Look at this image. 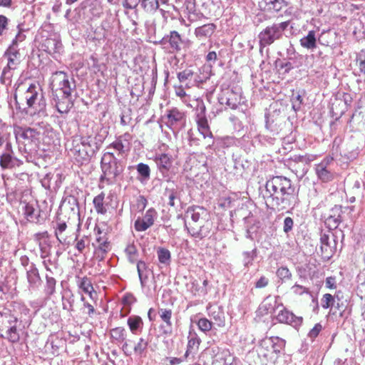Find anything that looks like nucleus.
Listing matches in <instances>:
<instances>
[{"label":"nucleus","mask_w":365,"mask_h":365,"mask_svg":"<svg viewBox=\"0 0 365 365\" xmlns=\"http://www.w3.org/2000/svg\"><path fill=\"white\" fill-rule=\"evenodd\" d=\"M294 188L286 177L274 176L266 182L264 195L266 202L274 209L283 210L290 205Z\"/></svg>","instance_id":"obj_1"},{"label":"nucleus","mask_w":365,"mask_h":365,"mask_svg":"<svg viewBox=\"0 0 365 365\" xmlns=\"http://www.w3.org/2000/svg\"><path fill=\"white\" fill-rule=\"evenodd\" d=\"M15 100L17 103H26L24 108L26 113L33 115L44 111L46 101L41 92L40 86L36 83H31L29 86H19L15 93Z\"/></svg>","instance_id":"obj_2"},{"label":"nucleus","mask_w":365,"mask_h":365,"mask_svg":"<svg viewBox=\"0 0 365 365\" xmlns=\"http://www.w3.org/2000/svg\"><path fill=\"white\" fill-rule=\"evenodd\" d=\"M21 322L10 312H0V335L12 344L20 340Z\"/></svg>","instance_id":"obj_3"},{"label":"nucleus","mask_w":365,"mask_h":365,"mask_svg":"<svg viewBox=\"0 0 365 365\" xmlns=\"http://www.w3.org/2000/svg\"><path fill=\"white\" fill-rule=\"evenodd\" d=\"M50 87L54 96L61 97V94L71 95L75 86L70 82L69 77L65 72L56 71L51 77Z\"/></svg>","instance_id":"obj_4"},{"label":"nucleus","mask_w":365,"mask_h":365,"mask_svg":"<svg viewBox=\"0 0 365 365\" xmlns=\"http://www.w3.org/2000/svg\"><path fill=\"white\" fill-rule=\"evenodd\" d=\"M289 24V21H283L267 26L258 36L260 46L266 47L273 43L274 41L279 39Z\"/></svg>","instance_id":"obj_5"},{"label":"nucleus","mask_w":365,"mask_h":365,"mask_svg":"<svg viewBox=\"0 0 365 365\" xmlns=\"http://www.w3.org/2000/svg\"><path fill=\"white\" fill-rule=\"evenodd\" d=\"M101 168L103 175L101 180H106L108 182H112L121 173V169L118 165L113 154L110 152L106 153L101 159Z\"/></svg>","instance_id":"obj_6"},{"label":"nucleus","mask_w":365,"mask_h":365,"mask_svg":"<svg viewBox=\"0 0 365 365\" xmlns=\"http://www.w3.org/2000/svg\"><path fill=\"white\" fill-rule=\"evenodd\" d=\"M195 122L197 124V130L204 138H213V135L210 130L208 120L206 117V108L203 102H200L197 105Z\"/></svg>","instance_id":"obj_7"},{"label":"nucleus","mask_w":365,"mask_h":365,"mask_svg":"<svg viewBox=\"0 0 365 365\" xmlns=\"http://www.w3.org/2000/svg\"><path fill=\"white\" fill-rule=\"evenodd\" d=\"M282 307V303L278 296H268L261 303L258 308V313L261 316L274 314V313Z\"/></svg>","instance_id":"obj_8"},{"label":"nucleus","mask_w":365,"mask_h":365,"mask_svg":"<svg viewBox=\"0 0 365 365\" xmlns=\"http://www.w3.org/2000/svg\"><path fill=\"white\" fill-rule=\"evenodd\" d=\"M316 155L306 154L304 155H295L293 158L294 165L292 166L295 169L296 175L303 177L308 171L309 164L315 160Z\"/></svg>","instance_id":"obj_9"},{"label":"nucleus","mask_w":365,"mask_h":365,"mask_svg":"<svg viewBox=\"0 0 365 365\" xmlns=\"http://www.w3.org/2000/svg\"><path fill=\"white\" fill-rule=\"evenodd\" d=\"M158 213L154 208L148 209L143 217H138L134 223V227L138 232H143L154 225Z\"/></svg>","instance_id":"obj_10"},{"label":"nucleus","mask_w":365,"mask_h":365,"mask_svg":"<svg viewBox=\"0 0 365 365\" xmlns=\"http://www.w3.org/2000/svg\"><path fill=\"white\" fill-rule=\"evenodd\" d=\"M333 158L327 156L319 164L316 165L315 172L319 180L323 182H329L334 179V174L329 170L330 164L333 162Z\"/></svg>","instance_id":"obj_11"},{"label":"nucleus","mask_w":365,"mask_h":365,"mask_svg":"<svg viewBox=\"0 0 365 365\" xmlns=\"http://www.w3.org/2000/svg\"><path fill=\"white\" fill-rule=\"evenodd\" d=\"M70 150L76 160L81 163L88 161L90 158L93 156L88 150H86L81 140L76 137L72 140V147Z\"/></svg>","instance_id":"obj_12"},{"label":"nucleus","mask_w":365,"mask_h":365,"mask_svg":"<svg viewBox=\"0 0 365 365\" xmlns=\"http://www.w3.org/2000/svg\"><path fill=\"white\" fill-rule=\"evenodd\" d=\"M242 96L240 91L227 90L220 98V103L226 104L232 109H235L242 103Z\"/></svg>","instance_id":"obj_13"},{"label":"nucleus","mask_w":365,"mask_h":365,"mask_svg":"<svg viewBox=\"0 0 365 365\" xmlns=\"http://www.w3.org/2000/svg\"><path fill=\"white\" fill-rule=\"evenodd\" d=\"M278 314L275 316L277 320L280 323H285L293 327L300 326L302 323V317L295 316L284 307H279Z\"/></svg>","instance_id":"obj_14"},{"label":"nucleus","mask_w":365,"mask_h":365,"mask_svg":"<svg viewBox=\"0 0 365 365\" xmlns=\"http://www.w3.org/2000/svg\"><path fill=\"white\" fill-rule=\"evenodd\" d=\"M187 217H190L194 222L202 224L208 219V211L202 207H190L187 212Z\"/></svg>","instance_id":"obj_15"},{"label":"nucleus","mask_w":365,"mask_h":365,"mask_svg":"<svg viewBox=\"0 0 365 365\" xmlns=\"http://www.w3.org/2000/svg\"><path fill=\"white\" fill-rule=\"evenodd\" d=\"M271 342L267 337L260 341L257 347V354L259 358L264 359V361H272L274 359L275 354L272 350Z\"/></svg>","instance_id":"obj_16"},{"label":"nucleus","mask_w":365,"mask_h":365,"mask_svg":"<svg viewBox=\"0 0 365 365\" xmlns=\"http://www.w3.org/2000/svg\"><path fill=\"white\" fill-rule=\"evenodd\" d=\"M289 0H262L259 6L267 11L279 12L286 8Z\"/></svg>","instance_id":"obj_17"},{"label":"nucleus","mask_w":365,"mask_h":365,"mask_svg":"<svg viewBox=\"0 0 365 365\" xmlns=\"http://www.w3.org/2000/svg\"><path fill=\"white\" fill-rule=\"evenodd\" d=\"M153 159L162 173L168 172L173 164L172 156L167 153H156Z\"/></svg>","instance_id":"obj_18"},{"label":"nucleus","mask_w":365,"mask_h":365,"mask_svg":"<svg viewBox=\"0 0 365 365\" xmlns=\"http://www.w3.org/2000/svg\"><path fill=\"white\" fill-rule=\"evenodd\" d=\"M81 140V143L83 145L86 150H88V152L93 155L96 152H97L102 143V139H98L97 137L92 136H83V137H76Z\"/></svg>","instance_id":"obj_19"},{"label":"nucleus","mask_w":365,"mask_h":365,"mask_svg":"<svg viewBox=\"0 0 365 365\" xmlns=\"http://www.w3.org/2000/svg\"><path fill=\"white\" fill-rule=\"evenodd\" d=\"M21 164L22 161L9 152H6L0 155V166L2 169H13Z\"/></svg>","instance_id":"obj_20"},{"label":"nucleus","mask_w":365,"mask_h":365,"mask_svg":"<svg viewBox=\"0 0 365 365\" xmlns=\"http://www.w3.org/2000/svg\"><path fill=\"white\" fill-rule=\"evenodd\" d=\"M182 42V39L180 35L178 32L175 31H170V34L165 36L162 39V43L163 44L168 43L170 50V52L173 53L178 51L180 49V43Z\"/></svg>","instance_id":"obj_21"},{"label":"nucleus","mask_w":365,"mask_h":365,"mask_svg":"<svg viewBox=\"0 0 365 365\" xmlns=\"http://www.w3.org/2000/svg\"><path fill=\"white\" fill-rule=\"evenodd\" d=\"M320 250L323 258L329 259L334 252V247L330 242L329 235L322 234L320 237Z\"/></svg>","instance_id":"obj_22"},{"label":"nucleus","mask_w":365,"mask_h":365,"mask_svg":"<svg viewBox=\"0 0 365 365\" xmlns=\"http://www.w3.org/2000/svg\"><path fill=\"white\" fill-rule=\"evenodd\" d=\"M56 107L60 113H67L73 106L71 95L61 94V97L55 96Z\"/></svg>","instance_id":"obj_23"},{"label":"nucleus","mask_w":365,"mask_h":365,"mask_svg":"<svg viewBox=\"0 0 365 365\" xmlns=\"http://www.w3.org/2000/svg\"><path fill=\"white\" fill-rule=\"evenodd\" d=\"M317 40L319 41V38H317V32L312 30L306 36L301 38L299 43L304 48L313 51L317 46Z\"/></svg>","instance_id":"obj_24"},{"label":"nucleus","mask_w":365,"mask_h":365,"mask_svg":"<svg viewBox=\"0 0 365 365\" xmlns=\"http://www.w3.org/2000/svg\"><path fill=\"white\" fill-rule=\"evenodd\" d=\"M7 56L9 68H17L20 63V53L18 46H9L4 53Z\"/></svg>","instance_id":"obj_25"},{"label":"nucleus","mask_w":365,"mask_h":365,"mask_svg":"<svg viewBox=\"0 0 365 365\" xmlns=\"http://www.w3.org/2000/svg\"><path fill=\"white\" fill-rule=\"evenodd\" d=\"M165 118L167 120L166 123L168 125L173 126L184 120L185 113L176 108H173L168 110Z\"/></svg>","instance_id":"obj_26"},{"label":"nucleus","mask_w":365,"mask_h":365,"mask_svg":"<svg viewBox=\"0 0 365 365\" xmlns=\"http://www.w3.org/2000/svg\"><path fill=\"white\" fill-rule=\"evenodd\" d=\"M169 0H140L143 9L150 14L155 13L159 9L160 4H168Z\"/></svg>","instance_id":"obj_27"},{"label":"nucleus","mask_w":365,"mask_h":365,"mask_svg":"<svg viewBox=\"0 0 365 365\" xmlns=\"http://www.w3.org/2000/svg\"><path fill=\"white\" fill-rule=\"evenodd\" d=\"M208 314L212 319L218 327L225 325V317L223 311L217 306H210L208 308Z\"/></svg>","instance_id":"obj_28"},{"label":"nucleus","mask_w":365,"mask_h":365,"mask_svg":"<svg viewBox=\"0 0 365 365\" xmlns=\"http://www.w3.org/2000/svg\"><path fill=\"white\" fill-rule=\"evenodd\" d=\"M188 341L187 349L185 354V357H187L190 354L195 352L198 350L201 340L195 332H189Z\"/></svg>","instance_id":"obj_29"},{"label":"nucleus","mask_w":365,"mask_h":365,"mask_svg":"<svg viewBox=\"0 0 365 365\" xmlns=\"http://www.w3.org/2000/svg\"><path fill=\"white\" fill-rule=\"evenodd\" d=\"M78 286L84 293L88 294L92 300L96 299L97 294L94 290L91 280L88 277H84L81 278Z\"/></svg>","instance_id":"obj_30"},{"label":"nucleus","mask_w":365,"mask_h":365,"mask_svg":"<svg viewBox=\"0 0 365 365\" xmlns=\"http://www.w3.org/2000/svg\"><path fill=\"white\" fill-rule=\"evenodd\" d=\"M130 135L128 133H125L123 135L118 138L115 142L111 144V146L118 150L120 153H124L129 149V140Z\"/></svg>","instance_id":"obj_31"},{"label":"nucleus","mask_w":365,"mask_h":365,"mask_svg":"<svg viewBox=\"0 0 365 365\" xmlns=\"http://www.w3.org/2000/svg\"><path fill=\"white\" fill-rule=\"evenodd\" d=\"M216 29V26L214 24H204L195 29V36L201 39L210 37Z\"/></svg>","instance_id":"obj_32"},{"label":"nucleus","mask_w":365,"mask_h":365,"mask_svg":"<svg viewBox=\"0 0 365 365\" xmlns=\"http://www.w3.org/2000/svg\"><path fill=\"white\" fill-rule=\"evenodd\" d=\"M48 239V235L47 232H39L35 235V240L38 242L42 258H45L48 254L46 247Z\"/></svg>","instance_id":"obj_33"},{"label":"nucleus","mask_w":365,"mask_h":365,"mask_svg":"<svg viewBox=\"0 0 365 365\" xmlns=\"http://www.w3.org/2000/svg\"><path fill=\"white\" fill-rule=\"evenodd\" d=\"M110 242L108 241V239L97 242V245L94 252L96 257L99 261L103 260L105 258L106 253L110 250Z\"/></svg>","instance_id":"obj_34"},{"label":"nucleus","mask_w":365,"mask_h":365,"mask_svg":"<svg viewBox=\"0 0 365 365\" xmlns=\"http://www.w3.org/2000/svg\"><path fill=\"white\" fill-rule=\"evenodd\" d=\"M130 331L133 334H137L140 331L143 327V322L139 316H130L127 321Z\"/></svg>","instance_id":"obj_35"},{"label":"nucleus","mask_w":365,"mask_h":365,"mask_svg":"<svg viewBox=\"0 0 365 365\" xmlns=\"http://www.w3.org/2000/svg\"><path fill=\"white\" fill-rule=\"evenodd\" d=\"M56 280L48 275L46 276L43 292L47 298H50L56 292Z\"/></svg>","instance_id":"obj_36"},{"label":"nucleus","mask_w":365,"mask_h":365,"mask_svg":"<svg viewBox=\"0 0 365 365\" xmlns=\"http://www.w3.org/2000/svg\"><path fill=\"white\" fill-rule=\"evenodd\" d=\"M271 342L272 350L274 351L275 356L280 353L285 347L286 341L284 339L278 336L267 337Z\"/></svg>","instance_id":"obj_37"},{"label":"nucleus","mask_w":365,"mask_h":365,"mask_svg":"<svg viewBox=\"0 0 365 365\" xmlns=\"http://www.w3.org/2000/svg\"><path fill=\"white\" fill-rule=\"evenodd\" d=\"M105 194L102 192L96 196L93 200L94 208L98 214L104 215L107 210L104 205Z\"/></svg>","instance_id":"obj_38"},{"label":"nucleus","mask_w":365,"mask_h":365,"mask_svg":"<svg viewBox=\"0 0 365 365\" xmlns=\"http://www.w3.org/2000/svg\"><path fill=\"white\" fill-rule=\"evenodd\" d=\"M27 280L31 286H35L41 280L38 270L34 265H31L27 271Z\"/></svg>","instance_id":"obj_39"},{"label":"nucleus","mask_w":365,"mask_h":365,"mask_svg":"<svg viewBox=\"0 0 365 365\" xmlns=\"http://www.w3.org/2000/svg\"><path fill=\"white\" fill-rule=\"evenodd\" d=\"M20 136L29 142H35L39 138V133L34 128H28L22 130Z\"/></svg>","instance_id":"obj_40"},{"label":"nucleus","mask_w":365,"mask_h":365,"mask_svg":"<svg viewBox=\"0 0 365 365\" xmlns=\"http://www.w3.org/2000/svg\"><path fill=\"white\" fill-rule=\"evenodd\" d=\"M67 225L66 222H60L57 224L55 230V235L60 243L63 245H68L66 239L62 236V233L66 230Z\"/></svg>","instance_id":"obj_41"},{"label":"nucleus","mask_w":365,"mask_h":365,"mask_svg":"<svg viewBox=\"0 0 365 365\" xmlns=\"http://www.w3.org/2000/svg\"><path fill=\"white\" fill-rule=\"evenodd\" d=\"M148 346V342L143 338H140L134 346V353L139 356H145Z\"/></svg>","instance_id":"obj_42"},{"label":"nucleus","mask_w":365,"mask_h":365,"mask_svg":"<svg viewBox=\"0 0 365 365\" xmlns=\"http://www.w3.org/2000/svg\"><path fill=\"white\" fill-rule=\"evenodd\" d=\"M158 260L160 263L168 264L170 262L171 255L170 252L165 248H159L158 252Z\"/></svg>","instance_id":"obj_43"},{"label":"nucleus","mask_w":365,"mask_h":365,"mask_svg":"<svg viewBox=\"0 0 365 365\" xmlns=\"http://www.w3.org/2000/svg\"><path fill=\"white\" fill-rule=\"evenodd\" d=\"M110 335L113 339L120 342L123 341L126 337L125 331L123 327L113 329L110 331Z\"/></svg>","instance_id":"obj_44"},{"label":"nucleus","mask_w":365,"mask_h":365,"mask_svg":"<svg viewBox=\"0 0 365 365\" xmlns=\"http://www.w3.org/2000/svg\"><path fill=\"white\" fill-rule=\"evenodd\" d=\"M125 252L127 255L130 262H135L137 259L138 250L133 244H129L125 249Z\"/></svg>","instance_id":"obj_45"},{"label":"nucleus","mask_w":365,"mask_h":365,"mask_svg":"<svg viewBox=\"0 0 365 365\" xmlns=\"http://www.w3.org/2000/svg\"><path fill=\"white\" fill-rule=\"evenodd\" d=\"M159 314L161 319L169 327L172 326V310L169 309H160Z\"/></svg>","instance_id":"obj_46"},{"label":"nucleus","mask_w":365,"mask_h":365,"mask_svg":"<svg viewBox=\"0 0 365 365\" xmlns=\"http://www.w3.org/2000/svg\"><path fill=\"white\" fill-rule=\"evenodd\" d=\"M257 257L256 250H253L250 252H245L243 253V262L244 265L247 267L252 265L255 258Z\"/></svg>","instance_id":"obj_47"},{"label":"nucleus","mask_w":365,"mask_h":365,"mask_svg":"<svg viewBox=\"0 0 365 365\" xmlns=\"http://www.w3.org/2000/svg\"><path fill=\"white\" fill-rule=\"evenodd\" d=\"M24 214L29 221H33L36 219L35 208L31 204L26 203L24 205Z\"/></svg>","instance_id":"obj_48"},{"label":"nucleus","mask_w":365,"mask_h":365,"mask_svg":"<svg viewBox=\"0 0 365 365\" xmlns=\"http://www.w3.org/2000/svg\"><path fill=\"white\" fill-rule=\"evenodd\" d=\"M89 240L88 237L83 236L81 239L76 238L75 247L79 253H83L85 248L88 245Z\"/></svg>","instance_id":"obj_49"},{"label":"nucleus","mask_w":365,"mask_h":365,"mask_svg":"<svg viewBox=\"0 0 365 365\" xmlns=\"http://www.w3.org/2000/svg\"><path fill=\"white\" fill-rule=\"evenodd\" d=\"M197 326L200 331L206 333L211 330L212 323L206 318H201L198 320Z\"/></svg>","instance_id":"obj_50"},{"label":"nucleus","mask_w":365,"mask_h":365,"mask_svg":"<svg viewBox=\"0 0 365 365\" xmlns=\"http://www.w3.org/2000/svg\"><path fill=\"white\" fill-rule=\"evenodd\" d=\"M46 43L47 47L50 49V51L53 50L54 52H58L62 46L60 41L53 38L47 39Z\"/></svg>","instance_id":"obj_51"},{"label":"nucleus","mask_w":365,"mask_h":365,"mask_svg":"<svg viewBox=\"0 0 365 365\" xmlns=\"http://www.w3.org/2000/svg\"><path fill=\"white\" fill-rule=\"evenodd\" d=\"M193 74L194 73L191 69L186 68L178 73V78L180 83H183L185 81L191 78Z\"/></svg>","instance_id":"obj_52"},{"label":"nucleus","mask_w":365,"mask_h":365,"mask_svg":"<svg viewBox=\"0 0 365 365\" xmlns=\"http://www.w3.org/2000/svg\"><path fill=\"white\" fill-rule=\"evenodd\" d=\"M137 171L144 178H148L150 177V170L148 165L144 163H139L137 165Z\"/></svg>","instance_id":"obj_53"},{"label":"nucleus","mask_w":365,"mask_h":365,"mask_svg":"<svg viewBox=\"0 0 365 365\" xmlns=\"http://www.w3.org/2000/svg\"><path fill=\"white\" fill-rule=\"evenodd\" d=\"M277 276L282 280L289 279L292 277L289 269L286 267H281L277 270Z\"/></svg>","instance_id":"obj_54"},{"label":"nucleus","mask_w":365,"mask_h":365,"mask_svg":"<svg viewBox=\"0 0 365 365\" xmlns=\"http://www.w3.org/2000/svg\"><path fill=\"white\" fill-rule=\"evenodd\" d=\"M334 299L331 294H325L322 299V307L324 309L329 308L334 303Z\"/></svg>","instance_id":"obj_55"},{"label":"nucleus","mask_w":365,"mask_h":365,"mask_svg":"<svg viewBox=\"0 0 365 365\" xmlns=\"http://www.w3.org/2000/svg\"><path fill=\"white\" fill-rule=\"evenodd\" d=\"M14 69H16V68H9L8 64L6 67H4V68L2 71V73H1V81L3 83H5L6 81H9L11 78L12 73H11V71L14 70Z\"/></svg>","instance_id":"obj_56"},{"label":"nucleus","mask_w":365,"mask_h":365,"mask_svg":"<svg viewBox=\"0 0 365 365\" xmlns=\"http://www.w3.org/2000/svg\"><path fill=\"white\" fill-rule=\"evenodd\" d=\"M9 19L4 15H0V36H3L8 29Z\"/></svg>","instance_id":"obj_57"},{"label":"nucleus","mask_w":365,"mask_h":365,"mask_svg":"<svg viewBox=\"0 0 365 365\" xmlns=\"http://www.w3.org/2000/svg\"><path fill=\"white\" fill-rule=\"evenodd\" d=\"M322 329V324L319 323L316 324L314 325V327L309 331V332L308 334V336L311 339H315L319 335V334L320 333Z\"/></svg>","instance_id":"obj_58"},{"label":"nucleus","mask_w":365,"mask_h":365,"mask_svg":"<svg viewBox=\"0 0 365 365\" xmlns=\"http://www.w3.org/2000/svg\"><path fill=\"white\" fill-rule=\"evenodd\" d=\"M140 3V0H123V6L127 9H134Z\"/></svg>","instance_id":"obj_59"},{"label":"nucleus","mask_w":365,"mask_h":365,"mask_svg":"<svg viewBox=\"0 0 365 365\" xmlns=\"http://www.w3.org/2000/svg\"><path fill=\"white\" fill-rule=\"evenodd\" d=\"M168 204L171 207H174L175 205V200L178 199L177 192L173 190H171L168 191Z\"/></svg>","instance_id":"obj_60"},{"label":"nucleus","mask_w":365,"mask_h":365,"mask_svg":"<svg viewBox=\"0 0 365 365\" xmlns=\"http://www.w3.org/2000/svg\"><path fill=\"white\" fill-rule=\"evenodd\" d=\"M293 225H294L293 220L290 217H285V219L284 220V227H283L284 232L287 233L290 230H292V229L293 227Z\"/></svg>","instance_id":"obj_61"},{"label":"nucleus","mask_w":365,"mask_h":365,"mask_svg":"<svg viewBox=\"0 0 365 365\" xmlns=\"http://www.w3.org/2000/svg\"><path fill=\"white\" fill-rule=\"evenodd\" d=\"M292 291L294 294L297 295H302L304 293L308 292V289L306 287L297 284L292 286Z\"/></svg>","instance_id":"obj_62"},{"label":"nucleus","mask_w":365,"mask_h":365,"mask_svg":"<svg viewBox=\"0 0 365 365\" xmlns=\"http://www.w3.org/2000/svg\"><path fill=\"white\" fill-rule=\"evenodd\" d=\"M73 299L72 298V297L69 299H65L64 297H63V307L64 309H67L68 311H71L73 310Z\"/></svg>","instance_id":"obj_63"},{"label":"nucleus","mask_w":365,"mask_h":365,"mask_svg":"<svg viewBox=\"0 0 365 365\" xmlns=\"http://www.w3.org/2000/svg\"><path fill=\"white\" fill-rule=\"evenodd\" d=\"M325 285L327 288L334 289L336 288V278L334 277H328L325 281Z\"/></svg>","instance_id":"obj_64"}]
</instances>
